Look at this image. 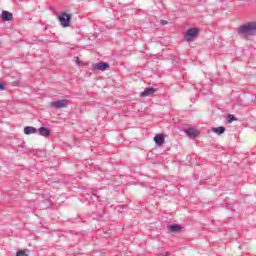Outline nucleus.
Returning a JSON list of instances; mask_svg holds the SVG:
<instances>
[{
  "label": "nucleus",
  "instance_id": "1",
  "mask_svg": "<svg viewBox=\"0 0 256 256\" xmlns=\"http://www.w3.org/2000/svg\"><path fill=\"white\" fill-rule=\"evenodd\" d=\"M238 35L251 37L256 35V22H248L238 28Z\"/></svg>",
  "mask_w": 256,
  "mask_h": 256
},
{
  "label": "nucleus",
  "instance_id": "2",
  "mask_svg": "<svg viewBox=\"0 0 256 256\" xmlns=\"http://www.w3.org/2000/svg\"><path fill=\"white\" fill-rule=\"evenodd\" d=\"M58 20L60 22V25H62L63 27H70L71 14H68L67 12H62L61 15H58Z\"/></svg>",
  "mask_w": 256,
  "mask_h": 256
},
{
  "label": "nucleus",
  "instance_id": "3",
  "mask_svg": "<svg viewBox=\"0 0 256 256\" xmlns=\"http://www.w3.org/2000/svg\"><path fill=\"white\" fill-rule=\"evenodd\" d=\"M198 35H199V30L197 28H190L186 31L184 35V41H187L189 43L193 41V39H196Z\"/></svg>",
  "mask_w": 256,
  "mask_h": 256
},
{
  "label": "nucleus",
  "instance_id": "4",
  "mask_svg": "<svg viewBox=\"0 0 256 256\" xmlns=\"http://www.w3.org/2000/svg\"><path fill=\"white\" fill-rule=\"evenodd\" d=\"M93 71H107L109 69V63L99 62L92 65Z\"/></svg>",
  "mask_w": 256,
  "mask_h": 256
},
{
  "label": "nucleus",
  "instance_id": "5",
  "mask_svg": "<svg viewBox=\"0 0 256 256\" xmlns=\"http://www.w3.org/2000/svg\"><path fill=\"white\" fill-rule=\"evenodd\" d=\"M50 107L53 109H63L67 107V100H58L50 103Z\"/></svg>",
  "mask_w": 256,
  "mask_h": 256
},
{
  "label": "nucleus",
  "instance_id": "6",
  "mask_svg": "<svg viewBox=\"0 0 256 256\" xmlns=\"http://www.w3.org/2000/svg\"><path fill=\"white\" fill-rule=\"evenodd\" d=\"M38 133L41 135V137H51V130H49L47 127H40L38 129Z\"/></svg>",
  "mask_w": 256,
  "mask_h": 256
},
{
  "label": "nucleus",
  "instance_id": "7",
  "mask_svg": "<svg viewBox=\"0 0 256 256\" xmlns=\"http://www.w3.org/2000/svg\"><path fill=\"white\" fill-rule=\"evenodd\" d=\"M2 21H12L13 20V14L9 11H2L1 14Z\"/></svg>",
  "mask_w": 256,
  "mask_h": 256
},
{
  "label": "nucleus",
  "instance_id": "8",
  "mask_svg": "<svg viewBox=\"0 0 256 256\" xmlns=\"http://www.w3.org/2000/svg\"><path fill=\"white\" fill-rule=\"evenodd\" d=\"M155 93V88L148 87L143 92H141L140 97H149V95H153Z\"/></svg>",
  "mask_w": 256,
  "mask_h": 256
},
{
  "label": "nucleus",
  "instance_id": "9",
  "mask_svg": "<svg viewBox=\"0 0 256 256\" xmlns=\"http://www.w3.org/2000/svg\"><path fill=\"white\" fill-rule=\"evenodd\" d=\"M35 133H37V128H35L33 126L24 127V134L25 135H33Z\"/></svg>",
  "mask_w": 256,
  "mask_h": 256
},
{
  "label": "nucleus",
  "instance_id": "10",
  "mask_svg": "<svg viewBox=\"0 0 256 256\" xmlns=\"http://www.w3.org/2000/svg\"><path fill=\"white\" fill-rule=\"evenodd\" d=\"M154 141L156 145H162L163 143H165V136H163V134H157L154 137Z\"/></svg>",
  "mask_w": 256,
  "mask_h": 256
},
{
  "label": "nucleus",
  "instance_id": "11",
  "mask_svg": "<svg viewBox=\"0 0 256 256\" xmlns=\"http://www.w3.org/2000/svg\"><path fill=\"white\" fill-rule=\"evenodd\" d=\"M186 135H188V137H197L199 135V130L188 128L186 129Z\"/></svg>",
  "mask_w": 256,
  "mask_h": 256
},
{
  "label": "nucleus",
  "instance_id": "12",
  "mask_svg": "<svg viewBox=\"0 0 256 256\" xmlns=\"http://www.w3.org/2000/svg\"><path fill=\"white\" fill-rule=\"evenodd\" d=\"M195 89L200 91V93H203V95H206L207 91H209V86H202L201 84H197Z\"/></svg>",
  "mask_w": 256,
  "mask_h": 256
},
{
  "label": "nucleus",
  "instance_id": "13",
  "mask_svg": "<svg viewBox=\"0 0 256 256\" xmlns=\"http://www.w3.org/2000/svg\"><path fill=\"white\" fill-rule=\"evenodd\" d=\"M211 130L213 133H216V135H223V133H225V127L223 126L213 127Z\"/></svg>",
  "mask_w": 256,
  "mask_h": 256
},
{
  "label": "nucleus",
  "instance_id": "14",
  "mask_svg": "<svg viewBox=\"0 0 256 256\" xmlns=\"http://www.w3.org/2000/svg\"><path fill=\"white\" fill-rule=\"evenodd\" d=\"M180 230H181V226L177 224L170 225V228H169L170 233H179Z\"/></svg>",
  "mask_w": 256,
  "mask_h": 256
},
{
  "label": "nucleus",
  "instance_id": "15",
  "mask_svg": "<svg viewBox=\"0 0 256 256\" xmlns=\"http://www.w3.org/2000/svg\"><path fill=\"white\" fill-rule=\"evenodd\" d=\"M103 213H105V210L103 209V206H100L98 212H93V215H96V219L103 218Z\"/></svg>",
  "mask_w": 256,
  "mask_h": 256
},
{
  "label": "nucleus",
  "instance_id": "16",
  "mask_svg": "<svg viewBox=\"0 0 256 256\" xmlns=\"http://www.w3.org/2000/svg\"><path fill=\"white\" fill-rule=\"evenodd\" d=\"M89 193H91V195L93 197H96L97 201H99L100 203H101V201H103V200H101V196H97V193H98L97 190H89Z\"/></svg>",
  "mask_w": 256,
  "mask_h": 256
},
{
  "label": "nucleus",
  "instance_id": "17",
  "mask_svg": "<svg viewBox=\"0 0 256 256\" xmlns=\"http://www.w3.org/2000/svg\"><path fill=\"white\" fill-rule=\"evenodd\" d=\"M233 121H235V116H233V115H228V117H227V122H228V123H233Z\"/></svg>",
  "mask_w": 256,
  "mask_h": 256
},
{
  "label": "nucleus",
  "instance_id": "18",
  "mask_svg": "<svg viewBox=\"0 0 256 256\" xmlns=\"http://www.w3.org/2000/svg\"><path fill=\"white\" fill-rule=\"evenodd\" d=\"M16 256H28L27 253H25V251L20 250L16 253Z\"/></svg>",
  "mask_w": 256,
  "mask_h": 256
},
{
  "label": "nucleus",
  "instance_id": "19",
  "mask_svg": "<svg viewBox=\"0 0 256 256\" xmlns=\"http://www.w3.org/2000/svg\"><path fill=\"white\" fill-rule=\"evenodd\" d=\"M5 89H7L5 87V84L3 82H0V91H5Z\"/></svg>",
  "mask_w": 256,
  "mask_h": 256
},
{
  "label": "nucleus",
  "instance_id": "20",
  "mask_svg": "<svg viewBox=\"0 0 256 256\" xmlns=\"http://www.w3.org/2000/svg\"><path fill=\"white\" fill-rule=\"evenodd\" d=\"M12 85H13V87H17V85H19V82L18 81H14V82H12Z\"/></svg>",
  "mask_w": 256,
  "mask_h": 256
},
{
  "label": "nucleus",
  "instance_id": "21",
  "mask_svg": "<svg viewBox=\"0 0 256 256\" xmlns=\"http://www.w3.org/2000/svg\"><path fill=\"white\" fill-rule=\"evenodd\" d=\"M116 209H117L118 211H121V209H125V206H117Z\"/></svg>",
  "mask_w": 256,
  "mask_h": 256
},
{
  "label": "nucleus",
  "instance_id": "22",
  "mask_svg": "<svg viewBox=\"0 0 256 256\" xmlns=\"http://www.w3.org/2000/svg\"><path fill=\"white\" fill-rule=\"evenodd\" d=\"M161 25H167V20H162Z\"/></svg>",
  "mask_w": 256,
  "mask_h": 256
},
{
  "label": "nucleus",
  "instance_id": "23",
  "mask_svg": "<svg viewBox=\"0 0 256 256\" xmlns=\"http://www.w3.org/2000/svg\"><path fill=\"white\" fill-rule=\"evenodd\" d=\"M76 63L77 65H79V58H76Z\"/></svg>",
  "mask_w": 256,
  "mask_h": 256
}]
</instances>
